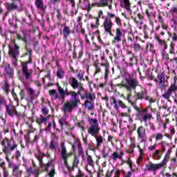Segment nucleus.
Listing matches in <instances>:
<instances>
[{
  "label": "nucleus",
  "mask_w": 177,
  "mask_h": 177,
  "mask_svg": "<svg viewBox=\"0 0 177 177\" xmlns=\"http://www.w3.org/2000/svg\"><path fill=\"white\" fill-rule=\"evenodd\" d=\"M88 124L90 125L88 129V133L95 138L96 140V147L99 149L102 145H103V137L102 136H97L100 133V127H99V122L96 118L88 119Z\"/></svg>",
  "instance_id": "3"
},
{
  "label": "nucleus",
  "mask_w": 177,
  "mask_h": 177,
  "mask_svg": "<svg viewBox=\"0 0 177 177\" xmlns=\"http://www.w3.org/2000/svg\"><path fill=\"white\" fill-rule=\"evenodd\" d=\"M141 48H142V46H140V44L138 43L134 44L133 45L134 52H139V50H140Z\"/></svg>",
  "instance_id": "59"
},
{
  "label": "nucleus",
  "mask_w": 177,
  "mask_h": 177,
  "mask_svg": "<svg viewBox=\"0 0 177 177\" xmlns=\"http://www.w3.org/2000/svg\"><path fill=\"white\" fill-rule=\"evenodd\" d=\"M35 5L38 10H41L43 13H46L48 6L45 5L44 0H35Z\"/></svg>",
  "instance_id": "19"
},
{
  "label": "nucleus",
  "mask_w": 177,
  "mask_h": 177,
  "mask_svg": "<svg viewBox=\"0 0 177 177\" xmlns=\"http://www.w3.org/2000/svg\"><path fill=\"white\" fill-rule=\"evenodd\" d=\"M4 71L6 73L7 75H8V77H13V74H15V70H13V68H11L10 64H8L4 67Z\"/></svg>",
  "instance_id": "27"
},
{
  "label": "nucleus",
  "mask_w": 177,
  "mask_h": 177,
  "mask_svg": "<svg viewBox=\"0 0 177 177\" xmlns=\"http://www.w3.org/2000/svg\"><path fill=\"white\" fill-rule=\"evenodd\" d=\"M140 64L142 68L143 73H145L147 74V73L149 71V68H147V65H146L145 62H140Z\"/></svg>",
  "instance_id": "52"
},
{
  "label": "nucleus",
  "mask_w": 177,
  "mask_h": 177,
  "mask_svg": "<svg viewBox=\"0 0 177 177\" xmlns=\"http://www.w3.org/2000/svg\"><path fill=\"white\" fill-rule=\"evenodd\" d=\"M15 48L12 46L8 45V55L12 57L11 62L14 67H17L19 66V62L17 61V56L20 55V46L17 44L16 41H14Z\"/></svg>",
  "instance_id": "8"
},
{
  "label": "nucleus",
  "mask_w": 177,
  "mask_h": 177,
  "mask_svg": "<svg viewBox=\"0 0 177 177\" xmlns=\"http://www.w3.org/2000/svg\"><path fill=\"white\" fill-rule=\"evenodd\" d=\"M147 93H148V92L146 90V88H144V89L141 90L140 91L136 93V100H142L143 99H145V100H149V103H156V100H154V98L149 96L147 95Z\"/></svg>",
  "instance_id": "12"
},
{
  "label": "nucleus",
  "mask_w": 177,
  "mask_h": 177,
  "mask_svg": "<svg viewBox=\"0 0 177 177\" xmlns=\"http://www.w3.org/2000/svg\"><path fill=\"white\" fill-rule=\"evenodd\" d=\"M120 165H123L125 164H128L130 169H132V167H133V162L131 160V158H129L128 160H124L123 159L121 160Z\"/></svg>",
  "instance_id": "41"
},
{
  "label": "nucleus",
  "mask_w": 177,
  "mask_h": 177,
  "mask_svg": "<svg viewBox=\"0 0 177 177\" xmlns=\"http://www.w3.org/2000/svg\"><path fill=\"white\" fill-rule=\"evenodd\" d=\"M100 66L104 67V80H107L109 78V75H110V63L107 59H106V57L104 55L101 57V64Z\"/></svg>",
  "instance_id": "13"
},
{
  "label": "nucleus",
  "mask_w": 177,
  "mask_h": 177,
  "mask_svg": "<svg viewBox=\"0 0 177 177\" xmlns=\"http://www.w3.org/2000/svg\"><path fill=\"white\" fill-rule=\"evenodd\" d=\"M25 50H26V52L22 55L21 57L28 56V61L21 62V67L22 73L25 77V80H30V78H32V72L28 70V64H32V50L28 48V45L26 44L25 46Z\"/></svg>",
  "instance_id": "4"
},
{
  "label": "nucleus",
  "mask_w": 177,
  "mask_h": 177,
  "mask_svg": "<svg viewBox=\"0 0 177 177\" xmlns=\"http://www.w3.org/2000/svg\"><path fill=\"white\" fill-rule=\"evenodd\" d=\"M15 111H16V106L10 104L6 105V113L12 118L15 117Z\"/></svg>",
  "instance_id": "21"
},
{
  "label": "nucleus",
  "mask_w": 177,
  "mask_h": 177,
  "mask_svg": "<svg viewBox=\"0 0 177 177\" xmlns=\"http://www.w3.org/2000/svg\"><path fill=\"white\" fill-rule=\"evenodd\" d=\"M123 3L124 5L121 4L122 8L124 7L128 12H132L131 9V1L129 0H123Z\"/></svg>",
  "instance_id": "36"
},
{
  "label": "nucleus",
  "mask_w": 177,
  "mask_h": 177,
  "mask_svg": "<svg viewBox=\"0 0 177 177\" xmlns=\"http://www.w3.org/2000/svg\"><path fill=\"white\" fill-rule=\"evenodd\" d=\"M169 53L170 55H175V44L173 41L170 42Z\"/></svg>",
  "instance_id": "45"
},
{
  "label": "nucleus",
  "mask_w": 177,
  "mask_h": 177,
  "mask_svg": "<svg viewBox=\"0 0 177 177\" xmlns=\"http://www.w3.org/2000/svg\"><path fill=\"white\" fill-rule=\"evenodd\" d=\"M151 117H152L151 114H147V115H142V121L144 122H147L148 120H151Z\"/></svg>",
  "instance_id": "53"
},
{
  "label": "nucleus",
  "mask_w": 177,
  "mask_h": 177,
  "mask_svg": "<svg viewBox=\"0 0 177 177\" xmlns=\"http://www.w3.org/2000/svg\"><path fill=\"white\" fill-rule=\"evenodd\" d=\"M28 92H29V94L30 95V96L26 97L25 98V100H26V102H31V100H34L35 99V97L34 96V95H35V91L32 88H29Z\"/></svg>",
  "instance_id": "31"
},
{
  "label": "nucleus",
  "mask_w": 177,
  "mask_h": 177,
  "mask_svg": "<svg viewBox=\"0 0 177 177\" xmlns=\"http://www.w3.org/2000/svg\"><path fill=\"white\" fill-rule=\"evenodd\" d=\"M5 104H6V99H5V97L0 95V108L5 106Z\"/></svg>",
  "instance_id": "57"
},
{
  "label": "nucleus",
  "mask_w": 177,
  "mask_h": 177,
  "mask_svg": "<svg viewBox=\"0 0 177 177\" xmlns=\"http://www.w3.org/2000/svg\"><path fill=\"white\" fill-rule=\"evenodd\" d=\"M48 175L50 177H55V175H56V169H55V167H53L50 169Z\"/></svg>",
  "instance_id": "62"
},
{
  "label": "nucleus",
  "mask_w": 177,
  "mask_h": 177,
  "mask_svg": "<svg viewBox=\"0 0 177 177\" xmlns=\"http://www.w3.org/2000/svg\"><path fill=\"white\" fill-rule=\"evenodd\" d=\"M162 157V153H161V150L156 149L155 151L152 153V158L153 160H161Z\"/></svg>",
  "instance_id": "28"
},
{
  "label": "nucleus",
  "mask_w": 177,
  "mask_h": 177,
  "mask_svg": "<svg viewBox=\"0 0 177 177\" xmlns=\"http://www.w3.org/2000/svg\"><path fill=\"white\" fill-rule=\"evenodd\" d=\"M164 138V135L161 133H157L156 134V140H162Z\"/></svg>",
  "instance_id": "60"
},
{
  "label": "nucleus",
  "mask_w": 177,
  "mask_h": 177,
  "mask_svg": "<svg viewBox=\"0 0 177 177\" xmlns=\"http://www.w3.org/2000/svg\"><path fill=\"white\" fill-rule=\"evenodd\" d=\"M3 90L7 95H9V92H10V86H9V83L8 82V81L4 82Z\"/></svg>",
  "instance_id": "42"
},
{
  "label": "nucleus",
  "mask_w": 177,
  "mask_h": 177,
  "mask_svg": "<svg viewBox=\"0 0 177 177\" xmlns=\"http://www.w3.org/2000/svg\"><path fill=\"white\" fill-rule=\"evenodd\" d=\"M26 124L28 127V132H30V133H31L35 132V131H37V129H35V128H34V127H32V124H31V123H26Z\"/></svg>",
  "instance_id": "54"
},
{
  "label": "nucleus",
  "mask_w": 177,
  "mask_h": 177,
  "mask_svg": "<svg viewBox=\"0 0 177 177\" xmlns=\"http://www.w3.org/2000/svg\"><path fill=\"white\" fill-rule=\"evenodd\" d=\"M173 73L174 74V84H171L167 91H165V93L162 95V97L163 99H165L166 100H169L171 98V96L172 95H176L177 92V86H176V81H177V76H176V72H175V70L173 71Z\"/></svg>",
  "instance_id": "9"
},
{
  "label": "nucleus",
  "mask_w": 177,
  "mask_h": 177,
  "mask_svg": "<svg viewBox=\"0 0 177 177\" xmlns=\"http://www.w3.org/2000/svg\"><path fill=\"white\" fill-rule=\"evenodd\" d=\"M135 147H136V145H135V143H132L129 146V149L127 151L128 153H133V151H135L133 149H135Z\"/></svg>",
  "instance_id": "63"
},
{
  "label": "nucleus",
  "mask_w": 177,
  "mask_h": 177,
  "mask_svg": "<svg viewBox=\"0 0 177 177\" xmlns=\"http://www.w3.org/2000/svg\"><path fill=\"white\" fill-rule=\"evenodd\" d=\"M24 138L25 143L26 145H30V143H31L32 141L30 140V132H27L24 135Z\"/></svg>",
  "instance_id": "48"
},
{
  "label": "nucleus",
  "mask_w": 177,
  "mask_h": 177,
  "mask_svg": "<svg viewBox=\"0 0 177 177\" xmlns=\"http://www.w3.org/2000/svg\"><path fill=\"white\" fill-rule=\"evenodd\" d=\"M17 1L20 2V0H11V3H5L4 6L6 9H7L8 12H15V10H19V5L17 4Z\"/></svg>",
  "instance_id": "15"
},
{
  "label": "nucleus",
  "mask_w": 177,
  "mask_h": 177,
  "mask_svg": "<svg viewBox=\"0 0 177 177\" xmlns=\"http://www.w3.org/2000/svg\"><path fill=\"white\" fill-rule=\"evenodd\" d=\"M0 145L3 147L2 151L4 152V154H9V153H11L10 151H15L19 146L15 139L11 138V140H10L8 137L1 138Z\"/></svg>",
  "instance_id": "6"
},
{
  "label": "nucleus",
  "mask_w": 177,
  "mask_h": 177,
  "mask_svg": "<svg viewBox=\"0 0 177 177\" xmlns=\"http://www.w3.org/2000/svg\"><path fill=\"white\" fill-rule=\"evenodd\" d=\"M171 153H172V149L169 148L167 150L163 160L159 163H153L151 161H149L148 164L145 165L146 169L149 171V172H153V175L157 174L158 169H161V168H164V167H167V164H168V161H169V156H171Z\"/></svg>",
  "instance_id": "5"
},
{
  "label": "nucleus",
  "mask_w": 177,
  "mask_h": 177,
  "mask_svg": "<svg viewBox=\"0 0 177 177\" xmlns=\"http://www.w3.org/2000/svg\"><path fill=\"white\" fill-rule=\"evenodd\" d=\"M110 102L111 104H114L113 109H115V110H118V106H120L121 109H127L128 114H131L132 112V111H131V108L127 106V104H125L122 100H119L117 101V99H115V97L114 96L111 97Z\"/></svg>",
  "instance_id": "11"
},
{
  "label": "nucleus",
  "mask_w": 177,
  "mask_h": 177,
  "mask_svg": "<svg viewBox=\"0 0 177 177\" xmlns=\"http://www.w3.org/2000/svg\"><path fill=\"white\" fill-rule=\"evenodd\" d=\"M137 139L140 140L141 143L146 142V129L143 126H140L137 129Z\"/></svg>",
  "instance_id": "16"
},
{
  "label": "nucleus",
  "mask_w": 177,
  "mask_h": 177,
  "mask_svg": "<svg viewBox=\"0 0 177 177\" xmlns=\"http://www.w3.org/2000/svg\"><path fill=\"white\" fill-rule=\"evenodd\" d=\"M49 149H50V150H57V147L56 142H55L54 140H52L50 142Z\"/></svg>",
  "instance_id": "47"
},
{
  "label": "nucleus",
  "mask_w": 177,
  "mask_h": 177,
  "mask_svg": "<svg viewBox=\"0 0 177 177\" xmlns=\"http://www.w3.org/2000/svg\"><path fill=\"white\" fill-rule=\"evenodd\" d=\"M19 165H15L12 167V176H19Z\"/></svg>",
  "instance_id": "43"
},
{
  "label": "nucleus",
  "mask_w": 177,
  "mask_h": 177,
  "mask_svg": "<svg viewBox=\"0 0 177 177\" xmlns=\"http://www.w3.org/2000/svg\"><path fill=\"white\" fill-rule=\"evenodd\" d=\"M87 2V4L85 5V9L86 10H92V8H95V6H97V8H100V6H98L99 2L95 1V3H91L89 2V0H84L83 3L85 4V3Z\"/></svg>",
  "instance_id": "22"
},
{
  "label": "nucleus",
  "mask_w": 177,
  "mask_h": 177,
  "mask_svg": "<svg viewBox=\"0 0 177 177\" xmlns=\"http://www.w3.org/2000/svg\"><path fill=\"white\" fill-rule=\"evenodd\" d=\"M58 122L60 125L61 131H63L64 129V125L67 127L68 128H71V124L70 122H67V120L64 118H61L58 120Z\"/></svg>",
  "instance_id": "25"
},
{
  "label": "nucleus",
  "mask_w": 177,
  "mask_h": 177,
  "mask_svg": "<svg viewBox=\"0 0 177 177\" xmlns=\"http://www.w3.org/2000/svg\"><path fill=\"white\" fill-rule=\"evenodd\" d=\"M122 30L120 28H117L115 30V35L113 37L112 44H115V42H121L122 46H125V42H127V40L122 39L123 37Z\"/></svg>",
  "instance_id": "14"
},
{
  "label": "nucleus",
  "mask_w": 177,
  "mask_h": 177,
  "mask_svg": "<svg viewBox=\"0 0 177 177\" xmlns=\"http://www.w3.org/2000/svg\"><path fill=\"white\" fill-rule=\"evenodd\" d=\"M61 99L64 100L66 96H71L73 99L67 100L62 106V111L64 113H71L74 109H77L79 104H81V100L77 97V92L74 91H68V89L64 90V94H59Z\"/></svg>",
  "instance_id": "1"
},
{
  "label": "nucleus",
  "mask_w": 177,
  "mask_h": 177,
  "mask_svg": "<svg viewBox=\"0 0 177 177\" xmlns=\"http://www.w3.org/2000/svg\"><path fill=\"white\" fill-rule=\"evenodd\" d=\"M84 107L88 110H93L95 109V104H93V101H85Z\"/></svg>",
  "instance_id": "34"
},
{
  "label": "nucleus",
  "mask_w": 177,
  "mask_h": 177,
  "mask_svg": "<svg viewBox=\"0 0 177 177\" xmlns=\"http://www.w3.org/2000/svg\"><path fill=\"white\" fill-rule=\"evenodd\" d=\"M62 26V27H64V29L62 30L64 38L66 39L68 37H70V35L71 34V29H70V27L66 25V24H64Z\"/></svg>",
  "instance_id": "26"
},
{
  "label": "nucleus",
  "mask_w": 177,
  "mask_h": 177,
  "mask_svg": "<svg viewBox=\"0 0 177 177\" xmlns=\"http://www.w3.org/2000/svg\"><path fill=\"white\" fill-rule=\"evenodd\" d=\"M167 35L171 38V42H176L177 34L176 32L171 33V32H167Z\"/></svg>",
  "instance_id": "44"
},
{
  "label": "nucleus",
  "mask_w": 177,
  "mask_h": 177,
  "mask_svg": "<svg viewBox=\"0 0 177 177\" xmlns=\"http://www.w3.org/2000/svg\"><path fill=\"white\" fill-rule=\"evenodd\" d=\"M158 80L159 82H161L165 80V75L163 73H160L158 74Z\"/></svg>",
  "instance_id": "56"
},
{
  "label": "nucleus",
  "mask_w": 177,
  "mask_h": 177,
  "mask_svg": "<svg viewBox=\"0 0 177 177\" xmlns=\"http://www.w3.org/2000/svg\"><path fill=\"white\" fill-rule=\"evenodd\" d=\"M50 96L55 100L59 99V94H57V90L52 89L48 91Z\"/></svg>",
  "instance_id": "39"
},
{
  "label": "nucleus",
  "mask_w": 177,
  "mask_h": 177,
  "mask_svg": "<svg viewBox=\"0 0 177 177\" xmlns=\"http://www.w3.org/2000/svg\"><path fill=\"white\" fill-rule=\"evenodd\" d=\"M129 61V66L130 67H133V66H135V64L138 63V59H136V57L135 55H132V57H130Z\"/></svg>",
  "instance_id": "38"
},
{
  "label": "nucleus",
  "mask_w": 177,
  "mask_h": 177,
  "mask_svg": "<svg viewBox=\"0 0 177 177\" xmlns=\"http://www.w3.org/2000/svg\"><path fill=\"white\" fill-rule=\"evenodd\" d=\"M93 19H95V24H91L90 27L93 30V28H97L98 27H100V18L97 17H94Z\"/></svg>",
  "instance_id": "35"
},
{
  "label": "nucleus",
  "mask_w": 177,
  "mask_h": 177,
  "mask_svg": "<svg viewBox=\"0 0 177 177\" xmlns=\"http://www.w3.org/2000/svg\"><path fill=\"white\" fill-rule=\"evenodd\" d=\"M26 172L28 174H32V175H35L36 174H38V169H32V167H29L26 169Z\"/></svg>",
  "instance_id": "49"
},
{
  "label": "nucleus",
  "mask_w": 177,
  "mask_h": 177,
  "mask_svg": "<svg viewBox=\"0 0 177 177\" xmlns=\"http://www.w3.org/2000/svg\"><path fill=\"white\" fill-rule=\"evenodd\" d=\"M56 12H57V15L56 16H57V20H62V12L60 11V9L57 8L56 10Z\"/></svg>",
  "instance_id": "64"
},
{
  "label": "nucleus",
  "mask_w": 177,
  "mask_h": 177,
  "mask_svg": "<svg viewBox=\"0 0 177 177\" xmlns=\"http://www.w3.org/2000/svg\"><path fill=\"white\" fill-rule=\"evenodd\" d=\"M119 157V154H118V152L117 151H114L111 156V158H112L113 161H117L118 158Z\"/></svg>",
  "instance_id": "55"
},
{
  "label": "nucleus",
  "mask_w": 177,
  "mask_h": 177,
  "mask_svg": "<svg viewBox=\"0 0 177 177\" xmlns=\"http://www.w3.org/2000/svg\"><path fill=\"white\" fill-rule=\"evenodd\" d=\"M120 86L131 91L136 89L137 86H139V81L129 75V77H126L122 81L120 84H118V86Z\"/></svg>",
  "instance_id": "7"
},
{
  "label": "nucleus",
  "mask_w": 177,
  "mask_h": 177,
  "mask_svg": "<svg viewBox=\"0 0 177 177\" xmlns=\"http://www.w3.org/2000/svg\"><path fill=\"white\" fill-rule=\"evenodd\" d=\"M100 62H99V59H96L93 62V66L95 68L94 75H97V74H100L102 73V68L100 66Z\"/></svg>",
  "instance_id": "23"
},
{
  "label": "nucleus",
  "mask_w": 177,
  "mask_h": 177,
  "mask_svg": "<svg viewBox=\"0 0 177 177\" xmlns=\"http://www.w3.org/2000/svg\"><path fill=\"white\" fill-rule=\"evenodd\" d=\"M155 39L157 41L158 44L162 46L163 52H165L167 49H168V43L165 40H162L158 37V35H156L154 37Z\"/></svg>",
  "instance_id": "20"
},
{
  "label": "nucleus",
  "mask_w": 177,
  "mask_h": 177,
  "mask_svg": "<svg viewBox=\"0 0 177 177\" xmlns=\"http://www.w3.org/2000/svg\"><path fill=\"white\" fill-rule=\"evenodd\" d=\"M57 89H58V92L59 93V95H64V89H63V88H62V86H60V84H59V83L56 84Z\"/></svg>",
  "instance_id": "61"
},
{
  "label": "nucleus",
  "mask_w": 177,
  "mask_h": 177,
  "mask_svg": "<svg viewBox=\"0 0 177 177\" xmlns=\"http://www.w3.org/2000/svg\"><path fill=\"white\" fill-rule=\"evenodd\" d=\"M64 74H66V71H64L63 68L57 69V78H59V80H63L64 78Z\"/></svg>",
  "instance_id": "37"
},
{
  "label": "nucleus",
  "mask_w": 177,
  "mask_h": 177,
  "mask_svg": "<svg viewBox=\"0 0 177 177\" xmlns=\"http://www.w3.org/2000/svg\"><path fill=\"white\" fill-rule=\"evenodd\" d=\"M86 154L87 156L86 161H87L88 165H89L92 168H95V161L93 160V158H92V156L88 153V151L86 152Z\"/></svg>",
  "instance_id": "30"
},
{
  "label": "nucleus",
  "mask_w": 177,
  "mask_h": 177,
  "mask_svg": "<svg viewBox=\"0 0 177 177\" xmlns=\"http://www.w3.org/2000/svg\"><path fill=\"white\" fill-rule=\"evenodd\" d=\"M113 21H111V19L108 15L104 19L102 27L104 32H106V34H109L111 37H114V35L113 34Z\"/></svg>",
  "instance_id": "10"
},
{
  "label": "nucleus",
  "mask_w": 177,
  "mask_h": 177,
  "mask_svg": "<svg viewBox=\"0 0 177 177\" xmlns=\"http://www.w3.org/2000/svg\"><path fill=\"white\" fill-rule=\"evenodd\" d=\"M76 142H77V151L79 154H81V153H84V148L82 147V144L81 143V141L77 140Z\"/></svg>",
  "instance_id": "46"
},
{
  "label": "nucleus",
  "mask_w": 177,
  "mask_h": 177,
  "mask_svg": "<svg viewBox=\"0 0 177 177\" xmlns=\"http://www.w3.org/2000/svg\"><path fill=\"white\" fill-rule=\"evenodd\" d=\"M85 91H88V90H85V88H84V84L80 83L78 86L77 92L76 93L77 97H78V95L80 96V97H82L83 96L82 92L85 93Z\"/></svg>",
  "instance_id": "33"
},
{
  "label": "nucleus",
  "mask_w": 177,
  "mask_h": 177,
  "mask_svg": "<svg viewBox=\"0 0 177 177\" xmlns=\"http://www.w3.org/2000/svg\"><path fill=\"white\" fill-rule=\"evenodd\" d=\"M107 16H109V19H115V21L118 26H121V24H122V23L121 22V19L119 17L115 16V14L108 12Z\"/></svg>",
  "instance_id": "29"
},
{
  "label": "nucleus",
  "mask_w": 177,
  "mask_h": 177,
  "mask_svg": "<svg viewBox=\"0 0 177 177\" xmlns=\"http://www.w3.org/2000/svg\"><path fill=\"white\" fill-rule=\"evenodd\" d=\"M109 2L110 0H100V1H98V6L100 8H107V6H109Z\"/></svg>",
  "instance_id": "40"
},
{
  "label": "nucleus",
  "mask_w": 177,
  "mask_h": 177,
  "mask_svg": "<svg viewBox=\"0 0 177 177\" xmlns=\"http://www.w3.org/2000/svg\"><path fill=\"white\" fill-rule=\"evenodd\" d=\"M28 34H27V31L26 30H21V33H17V39H18V41H22V42H24V44H25L26 45H28V40L27 39V37H28Z\"/></svg>",
  "instance_id": "17"
},
{
  "label": "nucleus",
  "mask_w": 177,
  "mask_h": 177,
  "mask_svg": "<svg viewBox=\"0 0 177 177\" xmlns=\"http://www.w3.org/2000/svg\"><path fill=\"white\" fill-rule=\"evenodd\" d=\"M81 99H86V102H93L96 99V95L94 93L88 92V91H84L83 96L81 97Z\"/></svg>",
  "instance_id": "18"
},
{
  "label": "nucleus",
  "mask_w": 177,
  "mask_h": 177,
  "mask_svg": "<svg viewBox=\"0 0 177 177\" xmlns=\"http://www.w3.org/2000/svg\"><path fill=\"white\" fill-rule=\"evenodd\" d=\"M145 15H147V17L149 20H151V16L153 17H156V14L153 12H151L149 10H145Z\"/></svg>",
  "instance_id": "51"
},
{
  "label": "nucleus",
  "mask_w": 177,
  "mask_h": 177,
  "mask_svg": "<svg viewBox=\"0 0 177 177\" xmlns=\"http://www.w3.org/2000/svg\"><path fill=\"white\" fill-rule=\"evenodd\" d=\"M127 101L129 103H130V104H131V106H133L134 110L138 112L140 111V108L136 104V101H132V100H131V95L127 96Z\"/></svg>",
  "instance_id": "32"
},
{
  "label": "nucleus",
  "mask_w": 177,
  "mask_h": 177,
  "mask_svg": "<svg viewBox=\"0 0 177 177\" xmlns=\"http://www.w3.org/2000/svg\"><path fill=\"white\" fill-rule=\"evenodd\" d=\"M69 84L73 88V89H78V86H80V82H78V80L75 78V77H71L68 80Z\"/></svg>",
  "instance_id": "24"
},
{
  "label": "nucleus",
  "mask_w": 177,
  "mask_h": 177,
  "mask_svg": "<svg viewBox=\"0 0 177 177\" xmlns=\"http://www.w3.org/2000/svg\"><path fill=\"white\" fill-rule=\"evenodd\" d=\"M41 113L43 115H48L49 114V109L46 106H43L41 108Z\"/></svg>",
  "instance_id": "58"
},
{
  "label": "nucleus",
  "mask_w": 177,
  "mask_h": 177,
  "mask_svg": "<svg viewBox=\"0 0 177 177\" xmlns=\"http://www.w3.org/2000/svg\"><path fill=\"white\" fill-rule=\"evenodd\" d=\"M61 157L64 160V165L66 167L68 172H73L75 168H78V165L80 164V158L77 154H74V159L73 161V165H68V158L73 156V153H68L67 149L66 148V145H64V142L61 143Z\"/></svg>",
  "instance_id": "2"
},
{
  "label": "nucleus",
  "mask_w": 177,
  "mask_h": 177,
  "mask_svg": "<svg viewBox=\"0 0 177 177\" xmlns=\"http://www.w3.org/2000/svg\"><path fill=\"white\" fill-rule=\"evenodd\" d=\"M167 86H168V84H167L165 80L162 82H159V88L160 89H161V91H163L164 89H165Z\"/></svg>",
  "instance_id": "50"
}]
</instances>
